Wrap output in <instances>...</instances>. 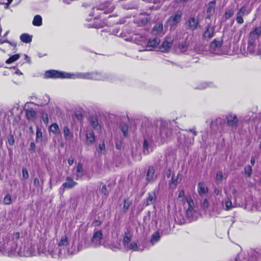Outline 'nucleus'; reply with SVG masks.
<instances>
[{
  "label": "nucleus",
  "mask_w": 261,
  "mask_h": 261,
  "mask_svg": "<svg viewBox=\"0 0 261 261\" xmlns=\"http://www.w3.org/2000/svg\"><path fill=\"white\" fill-rule=\"evenodd\" d=\"M0 253L8 256L17 255L21 257H30L37 254L35 244L29 240L23 243L18 232H14L11 239L4 240L0 245Z\"/></svg>",
  "instance_id": "nucleus-1"
},
{
  "label": "nucleus",
  "mask_w": 261,
  "mask_h": 261,
  "mask_svg": "<svg viewBox=\"0 0 261 261\" xmlns=\"http://www.w3.org/2000/svg\"><path fill=\"white\" fill-rule=\"evenodd\" d=\"M261 35V28L256 27L250 31L248 36L247 50L251 53L253 54L256 51L257 44L258 39Z\"/></svg>",
  "instance_id": "nucleus-2"
},
{
  "label": "nucleus",
  "mask_w": 261,
  "mask_h": 261,
  "mask_svg": "<svg viewBox=\"0 0 261 261\" xmlns=\"http://www.w3.org/2000/svg\"><path fill=\"white\" fill-rule=\"evenodd\" d=\"M171 134V129L168 127V124L165 122H162L160 128L153 136L156 141L159 143H163L170 138Z\"/></svg>",
  "instance_id": "nucleus-3"
},
{
  "label": "nucleus",
  "mask_w": 261,
  "mask_h": 261,
  "mask_svg": "<svg viewBox=\"0 0 261 261\" xmlns=\"http://www.w3.org/2000/svg\"><path fill=\"white\" fill-rule=\"evenodd\" d=\"M114 9V6L108 1H105L99 6L93 8L90 15L94 17V19L101 17L103 14H108L112 12Z\"/></svg>",
  "instance_id": "nucleus-4"
},
{
  "label": "nucleus",
  "mask_w": 261,
  "mask_h": 261,
  "mask_svg": "<svg viewBox=\"0 0 261 261\" xmlns=\"http://www.w3.org/2000/svg\"><path fill=\"white\" fill-rule=\"evenodd\" d=\"M89 80L114 82L116 81L115 75L112 73L98 71L90 72Z\"/></svg>",
  "instance_id": "nucleus-5"
},
{
  "label": "nucleus",
  "mask_w": 261,
  "mask_h": 261,
  "mask_svg": "<svg viewBox=\"0 0 261 261\" xmlns=\"http://www.w3.org/2000/svg\"><path fill=\"white\" fill-rule=\"evenodd\" d=\"M182 204L187 217L189 219L193 220L196 217L197 212L192 198H188L187 201L184 202Z\"/></svg>",
  "instance_id": "nucleus-6"
},
{
  "label": "nucleus",
  "mask_w": 261,
  "mask_h": 261,
  "mask_svg": "<svg viewBox=\"0 0 261 261\" xmlns=\"http://www.w3.org/2000/svg\"><path fill=\"white\" fill-rule=\"evenodd\" d=\"M103 234L101 230L95 231L91 238V244L87 247H97L102 245Z\"/></svg>",
  "instance_id": "nucleus-7"
},
{
  "label": "nucleus",
  "mask_w": 261,
  "mask_h": 261,
  "mask_svg": "<svg viewBox=\"0 0 261 261\" xmlns=\"http://www.w3.org/2000/svg\"><path fill=\"white\" fill-rule=\"evenodd\" d=\"M67 72L64 71H59L55 70H47L45 72L44 76L45 78L52 79H67Z\"/></svg>",
  "instance_id": "nucleus-8"
},
{
  "label": "nucleus",
  "mask_w": 261,
  "mask_h": 261,
  "mask_svg": "<svg viewBox=\"0 0 261 261\" xmlns=\"http://www.w3.org/2000/svg\"><path fill=\"white\" fill-rule=\"evenodd\" d=\"M222 41L221 39H215L210 45V52L213 54H222L221 46Z\"/></svg>",
  "instance_id": "nucleus-9"
},
{
  "label": "nucleus",
  "mask_w": 261,
  "mask_h": 261,
  "mask_svg": "<svg viewBox=\"0 0 261 261\" xmlns=\"http://www.w3.org/2000/svg\"><path fill=\"white\" fill-rule=\"evenodd\" d=\"M182 15L181 12H177L169 17L168 20V24L171 27V29H174L177 24L180 22Z\"/></svg>",
  "instance_id": "nucleus-10"
},
{
  "label": "nucleus",
  "mask_w": 261,
  "mask_h": 261,
  "mask_svg": "<svg viewBox=\"0 0 261 261\" xmlns=\"http://www.w3.org/2000/svg\"><path fill=\"white\" fill-rule=\"evenodd\" d=\"M50 241L44 242L43 241H40L39 246L38 247V252L42 253L46 256H49L50 252L49 250L50 247Z\"/></svg>",
  "instance_id": "nucleus-11"
},
{
  "label": "nucleus",
  "mask_w": 261,
  "mask_h": 261,
  "mask_svg": "<svg viewBox=\"0 0 261 261\" xmlns=\"http://www.w3.org/2000/svg\"><path fill=\"white\" fill-rule=\"evenodd\" d=\"M227 125L230 127H236L239 122V119L237 116L230 112L226 116Z\"/></svg>",
  "instance_id": "nucleus-12"
},
{
  "label": "nucleus",
  "mask_w": 261,
  "mask_h": 261,
  "mask_svg": "<svg viewBox=\"0 0 261 261\" xmlns=\"http://www.w3.org/2000/svg\"><path fill=\"white\" fill-rule=\"evenodd\" d=\"M90 72L67 73V79L89 80Z\"/></svg>",
  "instance_id": "nucleus-13"
},
{
  "label": "nucleus",
  "mask_w": 261,
  "mask_h": 261,
  "mask_svg": "<svg viewBox=\"0 0 261 261\" xmlns=\"http://www.w3.org/2000/svg\"><path fill=\"white\" fill-rule=\"evenodd\" d=\"M186 132L189 134H187V138H185L184 143L186 144H192L194 143V138L197 134L196 128L193 127L188 130H187Z\"/></svg>",
  "instance_id": "nucleus-14"
},
{
  "label": "nucleus",
  "mask_w": 261,
  "mask_h": 261,
  "mask_svg": "<svg viewBox=\"0 0 261 261\" xmlns=\"http://www.w3.org/2000/svg\"><path fill=\"white\" fill-rule=\"evenodd\" d=\"M49 245L50 247L49 250L50 252V254H49V255L54 258L58 257L61 254V249H59L57 247L53 241H50Z\"/></svg>",
  "instance_id": "nucleus-15"
},
{
  "label": "nucleus",
  "mask_w": 261,
  "mask_h": 261,
  "mask_svg": "<svg viewBox=\"0 0 261 261\" xmlns=\"http://www.w3.org/2000/svg\"><path fill=\"white\" fill-rule=\"evenodd\" d=\"M49 245L50 247L49 250L50 252V254H49V255L54 258L58 257L61 254V249H59L57 247L53 241H50Z\"/></svg>",
  "instance_id": "nucleus-16"
},
{
  "label": "nucleus",
  "mask_w": 261,
  "mask_h": 261,
  "mask_svg": "<svg viewBox=\"0 0 261 261\" xmlns=\"http://www.w3.org/2000/svg\"><path fill=\"white\" fill-rule=\"evenodd\" d=\"M109 248L113 250H117L121 248V244L120 243V240L118 239L117 236L114 237L113 240L108 243L107 245Z\"/></svg>",
  "instance_id": "nucleus-17"
},
{
  "label": "nucleus",
  "mask_w": 261,
  "mask_h": 261,
  "mask_svg": "<svg viewBox=\"0 0 261 261\" xmlns=\"http://www.w3.org/2000/svg\"><path fill=\"white\" fill-rule=\"evenodd\" d=\"M72 172L73 174L75 175V179L76 180L81 178L84 175L82 164L79 163L76 167L73 169Z\"/></svg>",
  "instance_id": "nucleus-18"
},
{
  "label": "nucleus",
  "mask_w": 261,
  "mask_h": 261,
  "mask_svg": "<svg viewBox=\"0 0 261 261\" xmlns=\"http://www.w3.org/2000/svg\"><path fill=\"white\" fill-rule=\"evenodd\" d=\"M152 139L150 140L147 136L145 137L143 146V152L145 154H149L151 151H152Z\"/></svg>",
  "instance_id": "nucleus-19"
},
{
  "label": "nucleus",
  "mask_w": 261,
  "mask_h": 261,
  "mask_svg": "<svg viewBox=\"0 0 261 261\" xmlns=\"http://www.w3.org/2000/svg\"><path fill=\"white\" fill-rule=\"evenodd\" d=\"M208 192V189L204 182H199L197 185V192L200 197L205 196Z\"/></svg>",
  "instance_id": "nucleus-20"
},
{
  "label": "nucleus",
  "mask_w": 261,
  "mask_h": 261,
  "mask_svg": "<svg viewBox=\"0 0 261 261\" xmlns=\"http://www.w3.org/2000/svg\"><path fill=\"white\" fill-rule=\"evenodd\" d=\"M165 31L164 29L162 23L155 24L152 29L151 33L153 35L162 36L165 34Z\"/></svg>",
  "instance_id": "nucleus-21"
},
{
  "label": "nucleus",
  "mask_w": 261,
  "mask_h": 261,
  "mask_svg": "<svg viewBox=\"0 0 261 261\" xmlns=\"http://www.w3.org/2000/svg\"><path fill=\"white\" fill-rule=\"evenodd\" d=\"M89 121L90 124L93 129H94L96 130H100L101 126L96 117L91 116L90 118Z\"/></svg>",
  "instance_id": "nucleus-22"
},
{
  "label": "nucleus",
  "mask_w": 261,
  "mask_h": 261,
  "mask_svg": "<svg viewBox=\"0 0 261 261\" xmlns=\"http://www.w3.org/2000/svg\"><path fill=\"white\" fill-rule=\"evenodd\" d=\"M155 170L153 167L150 166L148 167L147 173H146V180L148 182L153 181L156 176L154 175Z\"/></svg>",
  "instance_id": "nucleus-23"
},
{
  "label": "nucleus",
  "mask_w": 261,
  "mask_h": 261,
  "mask_svg": "<svg viewBox=\"0 0 261 261\" xmlns=\"http://www.w3.org/2000/svg\"><path fill=\"white\" fill-rule=\"evenodd\" d=\"M77 185V183L74 181L70 177H67L66 182L62 184V187L66 189H71Z\"/></svg>",
  "instance_id": "nucleus-24"
},
{
  "label": "nucleus",
  "mask_w": 261,
  "mask_h": 261,
  "mask_svg": "<svg viewBox=\"0 0 261 261\" xmlns=\"http://www.w3.org/2000/svg\"><path fill=\"white\" fill-rule=\"evenodd\" d=\"M132 234L130 232H125L123 238L122 243L124 247L126 249L131 242Z\"/></svg>",
  "instance_id": "nucleus-25"
},
{
  "label": "nucleus",
  "mask_w": 261,
  "mask_h": 261,
  "mask_svg": "<svg viewBox=\"0 0 261 261\" xmlns=\"http://www.w3.org/2000/svg\"><path fill=\"white\" fill-rule=\"evenodd\" d=\"M156 193L155 191H151L148 193V196L146 199V205L153 204L156 200Z\"/></svg>",
  "instance_id": "nucleus-26"
},
{
  "label": "nucleus",
  "mask_w": 261,
  "mask_h": 261,
  "mask_svg": "<svg viewBox=\"0 0 261 261\" xmlns=\"http://www.w3.org/2000/svg\"><path fill=\"white\" fill-rule=\"evenodd\" d=\"M216 87V85L213 82H205L201 83L199 84V85L197 87H196L195 88L198 89L200 90H203V89H205L208 87L213 88V87Z\"/></svg>",
  "instance_id": "nucleus-27"
},
{
  "label": "nucleus",
  "mask_w": 261,
  "mask_h": 261,
  "mask_svg": "<svg viewBox=\"0 0 261 261\" xmlns=\"http://www.w3.org/2000/svg\"><path fill=\"white\" fill-rule=\"evenodd\" d=\"M198 23V19L195 17H191L189 20L188 28L192 30H194L197 28Z\"/></svg>",
  "instance_id": "nucleus-28"
},
{
  "label": "nucleus",
  "mask_w": 261,
  "mask_h": 261,
  "mask_svg": "<svg viewBox=\"0 0 261 261\" xmlns=\"http://www.w3.org/2000/svg\"><path fill=\"white\" fill-rule=\"evenodd\" d=\"M171 45V42L165 40L163 42L162 44L160 46V50L163 53L168 52L170 49Z\"/></svg>",
  "instance_id": "nucleus-29"
},
{
  "label": "nucleus",
  "mask_w": 261,
  "mask_h": 261,
  "mask_svg": "<svg viewBox=\"0 0 261 261\" xmlns=\"http://www.w3.org/2000/svg\"><path fill=\"white\" fill-rule=\"evenodd\" d=\"M49 132L56 135H60L61 131L58 124L56 123H53L49 127Z\"/></svg>",
  "instance_id": "nucleus-30"
},
{
  "label": "nucleus",
  "mask_w": 261,
  "mask_h": 261,
  "mask_svg": "<svg viewBox=\"0 0 261 261\" xmlns=\"http://www.w3.org/2000/svg\"><path fill=\"white\" fill-rule=\"evenodd\" d=\"M216 3L215 1H211L209 2L207 6L206 13L207 14V17H210L215 11Z\"/></svg>",
  "instance_id": "nucleus-31"
},
{
  "label": "nucleus",
  "mask_w": 261,
  "mask_h": 261,
  "mask_svg": "<svg viewBox=\"0 0 261 261\" xmlns=\"http://www.w3.org/2000/svg\"><path fill=\"white\" fill-rule=\"evenodd\" d=\"M68 244V239L66 236H63L61 237L60 242L58 243L57 247L61 249V251L65 248Z\"/></svg>",
  "instance_id": "nucleus-32"
},
{
  "label": "nucleus",
  "mask_w": 261,
  "mask_h": 261,
  "mask_svg": "<svg viewBox=\"0 0 261 261\" xmlns=\"http://www.w3.org/2000/svg\"><path fill=\"white\" fill-rule=\"evenodd\" d=\"M188 198H192V197L190 195L186 196L185 195V192L184 189L179 190L178 199L179 201L184 203V202L187 201V199Z\"/></svg>",
  "instance_id": "nucleus-33"
},
{
  "label": "nucleus",
  "mask_w": 261,
  "mask_h": 261,
  "mask_svg": "<svg viewBox=\"0 0 261 261\" xmlns=\"http://www.w3.org/2000/svg\"><path fill=\"white\" fill-rule=\"evenodd\" d=\"M86 144L87 145H90L93 144L95 140V136L94 133L92 132H90L86 134Z\"/></svg>",
  "instance_id": "nucleus-34"
},
{
  "label": "nucleus",
  "mask_w": 261,
  "mask_h": 261,
  "mask_svg": "<svg viewBox=\"0 0 261 261\" xmlns=\"http://www.w3.org/2000/svg\"><path fill=\"white\" fill-rule=\"evenodd\" d=\"M188 44L186 41H183L179 43L178 47L176 48L177 51H179L180 53H185L188 50Z\"/></svg>",
  "instance_id": "nucleus-35"
},
{
  "label": "nucleus",
  "mask_w": 261,
  "mask_h": 261,
  "mask_svg": "<svg viewBox=\"0 0 261 261\" xmlns=\"http://www.w3.org/2000/svg\"><path fill=\"white\" fill-rule=\"evenodd\" d=\"M160 42V39L156 37L153 38H150L147 42V46L154 47L157 46Z\"/></svg>",
  "instance_id": "nucleus-36"
},
{
  "label": "nucleus",
  "mask_w": 261,
  "mask_h": 261,
  "mask_svg": "<svg viewBox=\"0 0 261 261\" xmlns=\"http://www.w3.org/2000/svg\"><path fill=\"white\" fill-rule=\"evenodd\" d=\"M20 40L25 43H29L32 41V36L28 34L24 33L20 36Z\"/></svg>",
  "instance_id": "nucleus-37"
},
{
  "label": "nucleus",
  "mask_w": 261,
  "mask_h": 261,
  "mask_svg": "<svg viewBox=\"0 0 261 261\" xmlns=\"http://www.w3.org/2000/svg\"><path fill=\"white\" fill-rule=\"evenodd\" d=\"M26 117L29 120L33 121L36 117V112L32 109H28L26 111Z\"/></svg>",
  "instance_id": "nucleus-38"
},
{
  "label": "nucleus",
  "mask_w": 261,
  "mask_h": 261,
  "mask_svg": "<svg viewBox=\"0 0 261 261\" xmlns=\"http://www.w3.org/2000/svg\"><path fill=\"white\" fill-rule=\"evenodd\" d=\"M63 134L65 140H69L72 138L73 135L68 126H65L63 128Z\"/></svg>",
  "instance_id": "nucleus-39"
},
{
  "label": "nucleus",
  "mask_w": 261,
  "mask_h": 261,
  "mask_svg": "<svg viewBox=\"0 0 261 261\" xmlns=\"http://www.w3.org/2000/svg\"><path fill=\"white\" fill-rule=\"evenodd\" d=\"M32 23L35 26H41L42 24V19L41 16L39 15L35 16Z\"/></svg>",
  "instance_id": "nucleus-40"
},
{
  "label": "nucleus",
  "mask_w": 261,
  "mask_h": 261,
  "mask_svg": "<svg viewBox=\"0 0 261 261\" xmlns=\"http://www.w3.org/2000/svg\"><path fill=\"white\" fill-rule=\"evenodd\" d=\"M214 29L213 28L208 27L203 34L205 38H211L213 36Z\"/></svg>",
  "instance_id": "nucleus-41"
},
{
  "label": "nucleus",
  "mask_w": 261,
  "mask_h": 261,
  "mask_svg": "<svg viewBox=\"0 0 261 261\" xmlns=\"http://www.w3.org/2000/svg\"><path fill=\"white\" fill-rule=\"evenodd\" d=\"M160 239V233L159 232H155L151 236L150 243L152 245H154L155 243H156L158 242H159Z\"/></svg>",
  "instance_id": "nucleus-42"
},
{
  "label": "nucleus",
  "mask_w": 261,
  "mask_h": 261,
  "mask_svg": "<svg viewBox=\"0 0 261 261\" xmlns=\"http://www.w3.org/2000/svg\"><path fill=\"white\" fill-rule=\"evenodd\" d=\"M250 11L251 10L250 9H247L245 6H243L240 8L237 14L243 16L245 15H248L249 14Z\"/></svg>",
  "instance_id": "nucleus-43"
},
{
  "label": "nucleus",
  "mask_w": 261,
  "mask_h": 261,
  "mask_svg": "<svg viewBox=\"0 0 261 261\" xmlns=\"http://www.w3.org/2000/svg\"><path fill=\"white\" fill-rule=\"evenodd\" d=\"M149 18L148 16L146 15V14H141L139 16V21H140V23L142 24H145L148 21Z\"/></svg>",
  "instance_id": "nucleus-44"
},
{
  "label": "nucleus",
  "mask_w": 261,
  "mask_h": 261,
  "mask_svg": "<svg viewBox=\"0 0 261 261\" xmlns=\"http://www.w3.org/2000/svg\"><path fill=\"white\" fill-rule=\"evenodd\" d=\"M20 58L19 54H15L12 56H11L8 59H7L6 61V63L7 64H11L14 62L17 61Z\"/></svg>",
  "instance_id": "nucleus-45"
},
{
  "label": "nucleus",
  "mask_w": 261,
  "mask_h": 261,
  "mask_svg": "<svg viewBox=\"0 0 261 261\" xmlns=\"http://www.w3.org/2000/svg\"><path fill=\"white\" fill-rule=\"evenodd\" d=\"M42 132L41 129L39 128L38 126L37 127L36 129V141L37 142H40L42 140Z\"/></svg>",
  "instance_id": "nucleus-46"
},
{
  "label": "nucleus",
  "mask_w": 261,
  "mask_h": 261,
  "mask_svg": "<svg viewBox=\"0 0 261 261\" xmlns=\"http://www.w3.org/2000/svg\"><path fill=\"white\" fill-rule=\"evenodd\" d=\"M127 250H132L134 251H138L139 250V248L138 247V245L137 242H131L129 244L128 246L126 248Z\"/></svg>",
  "instance_id": "nucleus-47"
},
{
  "label": "nucleus",
  "mask_w": 261,
  "mask_h": 261,
  "mask_svg": "<svg viewBox=\"0 0 261 261\" xmlns=\"http://www.w3.org/2000/svg\"><path fill=\"white\" fill-rule=\"evenodd\" d=\"M134 41L137 44H143L145 42V38L144 37L136 35L134 39Z\"/></svg>",
  "instance_id": "nucleus-48"
},
{
  "label": "nucleus",
  "mask_w": 261,
  "mask_h": 261,
  "mask_svg": "<svg viewBox=\"0 0 261 261\" xmlns=\"http://www.w3.org/2000/svg\"><path fill=\"white\" fill-rule=\"evenodd\" d=\"M120 129L122 132L124 136L126 137L128 134V126L126 124L122 123L120 125Z\"/></svg>",
  "instance_id": "nucleus-49"
},
{
  "label": "nucleus",
  "mask_w": 261,
  "mask_h": 261,
  "mask_svg": "<svg viewBox=\"0 0 261 261\" xmlns=\"http://www.w3.org/2000/svg\"><path fill=\"white\" fill-rule=\"evenodd\" d=\"M224 203H225V210L228 211L231 208L232 202L229 198L227 197V198H226L225 199Z\"/></svg>",
  "instance_id": "nucleus-50"
},
{
  "label": "nucleus",
  "mask_w": 261,
  "mask_h": 261,
  "mask_svg": "<svg viewBox=\"0 0 261 261\" xmlns=\"http://www.w3.org/2000/svg\"><path fill=\"white\" fill-rule=\"evenodd\" d=\"M244 172L245 175H246L248 176H250L252 172L251 166L250 165L246 166L245 167Z\"/></svg>",
  "instance_id": "nucleus-51"
},
{
  "label": "nucleus",
  "mask_w": 261,
  "mask_h": 261,
  "mask_svg": "<svg viewBox=\"0 0 261 261\" xmlns=\"http://www.w3.org/2000/svg\"><path fill=\"white\" fill-rule=\"evenodd\" d=\"M234 14V11L233 9H228L225 11V17L226 19H228L231 17Z\"/></svg>",
  "instance_id": "nucleus-52"
},
{
  "label": "nucleus",
  "mask_w": 261,
  "mask_h": 261,
  "mask_svg": "<svg viewBox=\"0 0 261 261\" xmlns=\"http://www.w3.org/2000/svg\"><path fill=\"white\" fill-rule=\"evenodd\" d=\"M123 7L124 9L126 10L136 9L137 7L136 5L130 4L128 3L124 4Z\"/></svg>",
  "instance_id": "nucleus-53"
},
{
  "label": "nucleus",
  "mask_w": 261,
  "mask_h": 261,
  "mask_svg": "<svg viewBox=\"0 0 261 261\" xmlns=\"http://www.w3.org/2000/svg\"><path fill=\"white\" fill-rule=\"evenodd\" d=\"M3 43H7L8 44V47H13L12 50H14L16 47V43L14 42H11L8 40H5L3 42H0V44H3Z\"/></svg>",
  "instance_id": "nucleus-54"
},
{
  "label": "nucleus",
  "mask_w": 261,
  "mask_h": 261,
  "mask_svg": "<svg viewBox=\"0 0 261 261\" xmlns=\"http://www.w3.org/2000/svg\"><path fill=\"white\" fill-rule=\"evenodd\" d=\"M177 182V177L175 178L174 176H172L171 181L170 183V187L172 188H175L176 187Z\"/></svg>",
  "instance_id": "nucleus-55"
},
{
  "label": "nucleus",
  "mask_w": 261,
  "mask_h": 261,
  "mask_svg": "<svg viewBox=\"0 0 261 261\" xmlns=\"http://www.w3.org/2000/svg\"><path fill=\"white\" fill-rule=\"evenodd\" d=\"M3 202L5 204L9 205L11 203V198L9 194L6 195V196L4 197Z\"/></svg>",
  "instance_id": "nucleus-56"
},
{
  "label": "nucleus",
  "mask_w": 261,
  "mask_h": 261,
  "mask_svg": "<svg viewBox=\"0 0 261 261\" xmlns=\"http://www.w3.org/2000/svg\"><path fill=\"white\" fill-rule=\"evenodd\" d=\"M223 173L221 171H218L217 173V175H216V180L218 181V182H220V181H222V180H223Z\"/></svg>",
  "instance_id": "nucleus-57"
},
{
  "label": "nucleus",
  "mask_w": 261,
  "mask_h": 261,
  "mask_svg": "<svg viewBox=\"0 0 261 261\" xmlns=\"http://www.w3.org/2000/svg\"><path fill=\"white\" fill-rule=\"evenodd\" d=\"M105 144L103 142L100 143L98 145V152L99 153H101L103 151L105 150Z\"/></svg>",
  "instance_id": "nucleus-58"
},
{
  "label": "nucleus",
  "mask_w": 261,
  "mask_h": 261,
  "mask_svg": "<svg viewBox=\"0 0 261 261\" xmlns=\"http://www.w3.org/2000/svg\"><path fill=\"white\" fill-rule=\"evenodd\" d=\"M131 203L127 200H125L124 201L123 209L124 212H126L129 208Z\"/></svg>",
  "instance_id": "nucleus-59"
},
{
  "label": "nucleus",
  "mask_w": 261,
  "mask_h": 261,
  "mask_svg": "<svg viewBox=\"0 0 261 261\" xmlns=\"http://www.w3.org/2000/svg\"><path fill=\"white\" fill-rule=\"evenodd\" d=\"M23 179H27L29 177V173L26 168H23L22 170Z\"/></svg>",
  "instance_id": "nucleus-60"
},
{
  "label": "nucleus",
  "mask_w": 261,
  "mask_h": 261,
  "mask_svg": "<svg viewBox=\"0 0 261 261\" xmlns=\"http://www.w3.org/2000/svg\"><path fill=\"white\" fill-rule=\"evenodd\" d=\"M100 192L103 194L105 195H107L108 194V192L107 191V187L106 185H102L101 188L100 189Z\"/></svg>",
  "instance_id": "nucleus-61"
},
{
  "label": "nucleus",
  "mask_w": 261,
  "mask_h": 261,
  "mask_svg": "<svg viewBox=\"0 0 261 261\" xmlns=\"http://www.w3.org/2000/svg\"><path fill=\"white\" fill-rule=\"evenodd\" d=\"M41 118L44 123L47 124L48 122V117L47 114H42Z\"/></svg>",
  "instance_id": "nucleus-62"
},
{
  "label": "nucleus",
  "mask_w": 261,
  "mask_h": 261,
  "mask_svg": "<svg viewBox=\"0 0 261 261\" xmlns=\"http://www.w3.org/2000/svg\"><path fill=\"white\" fill-rule=\"evenodd\" d=\"M14 138L13 136L11 135L8 137V142L9 145H13L14 144Z\"/></svg>",
  "instance_id": "nucleus-63"
},
{
  "label": "nucleus",
  "mask_w": 261,
  "mask_h": 261,
  "mask_svg": "<svg viewBox=\"0 0 261 261\" xmlns=\"http://www.w3.org/2000/svg\"><path fill=\"white\" fill-rule=\"evenodd\" d=\"M202 206L204 208H206L209 206V201L207 199H204L202 202Z\"/></svg>",
  "instance_id": "nucleus-64"
}]
</instances>
